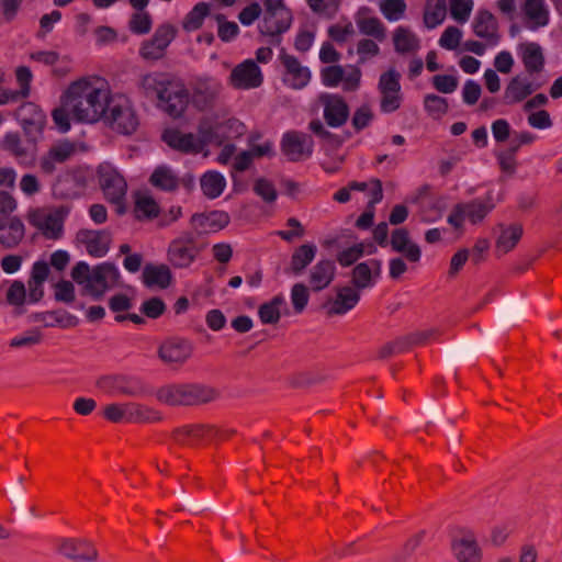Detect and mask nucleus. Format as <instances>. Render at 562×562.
<instances>
[{
    "label": "nucleus",
    "instance_id": "obj_1",
    "mask_svg": "<svg viewBox=\"0 0 562 562\" xmlns=\"http://www.w3.org/2000/svg\"><path fill=\"white\" fill-rule=\"evenodd\" d=\"M111 89L108 81L97 75L82 76L69 82L60 94L59 106L53 113L57 128L66 133L71 122L94 124L106 113Z\"/></svg>",
    "mask_w": 562,
    "mask_h": 562
},
{
    "label": "nucleus",
    "instance_id": "obj_2",
    "mask_svg": "<svg viewBox=\"0 0 562 562\" xmlns=\"http://www.w3.org/2000/svg\"><path fill=\"white\" fill-rule=\"evenodd\" d=\"M71 278L86 294L99 300L106 291L119 285L121 274L111 263H100L91 269L85 261H79L72 268Z\"/></svg>",
    "mask_w": 562,
    "mask_h": 562
},
{
    "label": "nucleus",
    "instance_id": "obj_3",
    "mask_svg": "<svg viewBox=\"0 0 562 562\" xmlns=\"http://www.w3.org/2000/svg\"><path fill=\"white\" fill-rule=\"evenodd\" d=\"M156 398L170 406H192L209 403L217 392L203 384H167L155 391Z\"/></svg>",
    "mask_w": 562,
    "mask_h": 562
},
{
    "label": "nucleus",
    "instance_id": "obj_4",
    "mask_svg": "<svg viewBox=\"0 0 562 562\" xmlns=\"http://www.w3.org/2000/svg\"><path fill=\"white\" fill-rule=\"evenodd\" d=\"M102 120L112 131L122 135L133 134L139 125L135 105L125 94L111 93L106 113Z\"/></svg>",
    "mask_w": 562,
    "mask_h": 562
},
{
    "label": "nucleus",
    "instance_id": "obj_5",
    "mask_svg": "<svg viewBox=\"0 0 562 562\" xmlns=\"http://www.w3.org/2000/svg\"><path fill=\"white\" fill-rule=\"evenodd\" d=\"M293 23V13L284 0H262V15L258 22L261 35L271 38L288 32Z\"/></svg>",
    "mask_w": 562,
    "mask_h": 562
},
{
    "label": "nucleus",
    "instance_id": "obj_6",
    "mask_svg": "<svg viewBox=\"0 0 562 562\" xmlns=\"http://www.w3.org/2000/svg\"><path fill=\"white\" fill-rule=\"evenodd\" d=\"M494 207L495 204L491 195H487L485 199H474L468 202L457 203L447 216V223L453 229L462 233L465 222L471 225H479Z\"/></svg>",
    "mask_w": 562,
    "mask_h": 562
},
{
    "label": "nucleus",
    "instance_id": "obj_7",
    "mask_svg": "<svg viewBox=\"0 0 562 562\" xmlns=\"http://www.w3.org/2000/svg\"><path fill=\"white\" fill-rule=\"evenodd\" d=\"M103 416L112 423H147L160 419V414L153 407L135 403H111L103 409Z\"/></svg>",
    "mask_w": 562,
    "mask_h": 562
},
{
    "label": "nucleus",
    "instance_id": "obj_8",
    "mask_svg": "<svg viewBox=\"0 0 562 562\" xmlns=\"http://www.w3.org/2000/svg\"><path fill=\"white\" fill-rule=\"evenodd\" d=\"M69 214L66 206L35 209L29 213V222L45 237L57 239L63 234L64 222Z\"/></svg>",
    "mask_w": 562,
    "mask_h": 562
},
{
    "label": "nucleus",
    "instance_id": "obj_9",
    "mask_svg": "<svg viewBox=\"0 0 562 562\" xmlns=\"http://www.w3.org/2000/svg\"><path fill=\"white\" fill-rule=\"evenodd\" d=\"M244 132V124L233 117L222 120L206 119L200 124V133L206 138L207 144L221 145L226 139L241 136Z\"/></svg>",
    "mask_w": 562,
    "mask_h": 562
},
{
    "label": "nucleus",
    "instance_id": "obj_10",
    "mask_svg": "<svg viewBox=\"0 0 562 562\" xmlns=\"http://www.w3.org/2000/svg\"><path fill=\"white\" fill-rule=\"evenodd\" d=\"M99 182L105 198L112 203H121L127 191V183L119 168L110 161L98 167Z\"/></svg>",
    "mask_w": 562,
    "mask_h": 562
},
{
    "label": "nucleus",
    "instance_id": "obj_11",
    "mask_svg": "<svg viewBox=\"0 0 562 562\" xmlns=\"http://www.w3.org/2000/svg\"><path fill=\"white\" fill-rule=\"evenodd\" d=\"M322 83L328 88L341 87L344 91H356L360 87L361 71L355 66L333 65L321 71Z\"/></svg>",
    "mask_w": 562,
    "mask_h": 562
},
{
    "label": "nucleus",
    "instance_id": "obj_12",
    "mask_svg": "<svg viewBox=\"0 0 562 562\" xmlns=\"http://www.w3.org/2000/svg\"><path fill=\"white\" fill-rule=\"evenodd\" d=\"M401 75L391 69L381 75L378 89L381 95L380 110L383 113H392L401 108L403 93L400 83Z\"/></svg>",
    "mask_w": 562,
    "mask_h": 562
},
{
    "label": "nucleus",
    "instance_id": "obj_13",
    "mask_svg": "<svg viewBox=\"0 0 562 562\" xmlns=\"http://www.w3.org/2000/svg\"><path fill=\"white\" fill-rule=\"evenodd\" d=\"M176 34L177 30L173 25L169 23L159 25L154 35L142 44L139 55L147 60L160 59Z\"/></svg>",
    "mask_w": 562,
    "mask_h": 562
},
{
    "label": "nucleus",
    "instance_id": "obj_14",
    "mask_svg": "<svg viewBox=\"0 0 562 562\" xmlns=\"http://www.w3.org/2000/svg\"><path fill=\"white\" fill-rule=\"evenodd\" d=\"M228 82L238 90L256 89L262 85L263 74L255 60L246 59L233 68Z\"/></svg>",
    "mask_w": 562,
    "mask_h": 562
},
{
    "label": "nucleus",
    "instance_id": "obj_15",
    "mask_svg": "<svg viewBox=\"0 0 562 562\" xmlns=\"http://www.w3.org/2000/svg\"><path fill=\"white\" fill-rule=\"evenodd\" d=\"M162 139L171 148L186 154H199L207 145L206 138L200 132L199 134L184 133L175 128L165 131Z\"/></svg>",
    "mask_w": 562,
    "mask_h": 562
},
{
    "label": "nucleus",
    "instance_id": "obj_16",
    "mask_svg": "<svg viewBox=\"0 0 562 562\" xmlns=\"http://www.w3.org/2000/svg\"><path fill=\"white\" fill-rule=\"evenodd\" d=\"M280 60L284 68L282 81L286 87L301 90L308 85L312 74L307 66H304L296 57L288 54H282Z\"/></svg>",
    "mask_w": 562,
    "mask_h": 562
},
{
    "label": "nucleus",
    "instance_id": "obj_17",
    "mask_svg": "<svg viewBox=\"0 0 562 562\" xmlns=\"http://www.w3.org/2000/svg\"><path fill=\"white\" fill-rule=\"evenodd\" d=\"M323 106V116L328 126L338 128L349 117V106L345 99L335 93H323L319 97Z\"/></svg>",
    "mask_w": 562,
    "mask_h": 562
},
{
    "label": "nucleus",
    "instance_id": "obj_18",
    "mask_svg": "<svg viewBox=\"0 0 562 562\" xmlns=\"http://www.w3.org/2000/svg\"><path fill=\"white\" fill-rule=\"evenodd\" d=\"M76 241L90 256L101 258L110 249L111 234L105 229H80L76 235Z\"/></svg>",
    "mask_w": 562,
    "mask_h": 562
},
{
    "label": "nucleus",
    "instance_id": "obj_19",
    "mask_svg": "<svg viewBox=\"0 0 562 562\" xmlns=\"http://www.w3.org/2000/svg\"><path fill=\"white\" fill-rule=\"evenodd\" d=\"M282 153L292 161L308 158L313 153V140L299 132H286L281 140Z\"/></svg>",
    "mask_w": 562,
    "mask_h": 562
},
{
    "label": "nucleus",
    "instance_id": "obj_20",
    "mask_svg": "<svg viewBox=\"0 0 562 562\" xmlns=\"http://www.w3.org/2000/svg\"><path fill=\"white\" fill-rule=\"evenodd\" d=\"M193 346L189 340L172 337L160 345L158 356L167 364H183L191 358Z\"/></svg>",
    "mask_w": 562,
    "mask_h": 562
},
{
    "label": "nucleus",
    "instance_id": "obj_21",
    "mask_svg": "<svg viewBox=\"0 0 562 562\" xmlns=\"http://www.w3.org/2000/svg\"><path fill=\"white\" fill-rule=\"evenodd\" d=\"M158 104L169 115L179 117L189 104V92L181 82L173 81L159 99Z\"/></svg>",
    "mask_w": 562,
    "mask_h": 562
},
{
    "label": "nucleus",
    "instance_id": "obj_22",
    "mask_svg": "<svg viewBox=\"0 0 562 562\" xmlns=\"http://www.w3.org/2000/svg\"><path fill=\"white\" fill-rule=\"evenodd\" d=\"M472 30L477 37L487 42L490 47H496L499 44L498 23L491 12L486 10L477 11L472 21Z\"/></svg>",
    "mask_w": 562,
    "mask_h": 562
},
{
    "label": "nucleus",
    "instance_id": "obj_23",
    "mask_svg": "<svg viewBox=\"0 0 562 562\" xmlns=\"http://www.w3.org/2000/svg\"><path fill=\"white\" fill-rule=\"evenodd\" d=\"M381 269V261L376 259H370L358 263L351 273L355 288L359 291L373 288L380 279Z\"/></svg>",
    "mask_w": 562,
    "mask_h": 562
},
{
    "label": "nucleus",
    "instance_id": "obj_24",
    "mask_svg": "<svg viewBox=\"0 0 562 562\" xmlns=\"http://www.w3.org/2000/svg\"><path fill=\"white\" fill-rule=\"evenodd\" d=\"M222 85L214 77H199L193 86L192 102L200 109L211 104L221 92Z\"/></svg>",
    "mask_w": 562,
    "mask_h": 562
},
{
    "label": "nucleus",
    "instance_id": "obj_25",
    "mask_svg": "<svg viewBox=\"0 0 562 562\" xmlns=\"http://www.w3.org/2000/svg\"><path fill=\"white\" fill-rule=\"evenodd\" d=\"M172 82L166 74L153 71L140 75L137 87L145 97L159 101Z\"/></svg>",
    "mask_w": 562,
    "mask_h": 562
},
{
    "label": "nucleus",
    "instance_id": "obj_26",
    "mask_svg": "<svg viewBox=\"0 0 562 562\" xmlns=\"http://www.w3.org/2000/svg\"><path fill=\"white\" fill-rule=\"evenodd\" d=\"M524 234V226L520 223L499 224L495 239V251L497 255H505L512 251L519 243Z\"/></svg>",
    "mask_w": 562,
    "mask_h": 562
},
{
    "label": "nucleus",
    "instance_id": "obj_27",
    "mask_svg": "<svg viewBox=\"0 0 562 562\" xmlns=\"http://www.w3.org/2000/svg\"><path fill=\"white\" fill-rule=\"evenodd\" d=\"M15 117L29 134L41 132L46 123L44 112L33 102L23 103L15 111Z\"/></svg>",
    "mask_w": 562,
    "mask_h": 562
},
{
    "label": "nucleus",
    "instance_id": "obj_28",
    "mask_svg": "<svg viewBox=\"0 0 562 562\" xmlns=\"http://www.w3.org/2000/svg\"><path fill=\"white\" fill-rule=\"evenodd\" d=\"M516 52L528 72H540L543 69L544 54L538 43L528 41L520 42L516 47Z\"/></svg>",
    "mask_w": 562,
    "mask_h": 562
},
{
    "label": "nucleus",
    "instance_id": "obj_29",
    "mask_svg": "<svg viewBox=\"0 0 562 562\" xmlns=\"http://www.w3.org/2000/svg\"><path fill=\"white\" fill-rule=\"evenodd\" d=\"M229 223V216L223 211L195 214L191 218L193 229L199 234H211L221 231Z\"/></svg>",
    "mask_w": 562,
    "mask_h": 562
},
{
    "label": "nucleus",
    "instance_id": "obj_30",
    "mask_svg": "<svg viewBox=\"0 0 562 562\" xmlns=\"http://www.w3.org/2000/svg\"><path fill=\"white\" fill-rule=\"evenodd\" d=\"M214 435L215 430L210 426L191 425L177 429L175 440L179 445L193 447L211 439Z\"/></svg>",
    "mask_w": 562,
    "mask_h": 562
},
{
    "label": "nucleus",
    "instance_id": "obj_31",
    "mask_svg": "<svg viewBox=\"0 0 562 562\" xmlns=\"http://www.w3.org/2000/svg\"><path fill=\"white\" fill-rule=\"evenodd\" d=\"M522 11L528 30L536 32L549 24V9L544 1H525Z\"/></svg>",
    "mask_w": 562,
    "mask_h": 562
},
{
    "label": "nucleus",
    "instance_id": "obj_32",
    "mask_svg": "<svg viewBox=\"0 0 562 562\" xmlns=\"http://www.w3.org/2000/svg\"><path fill=\"white\" fill-rule=\"evenodd\" d=\"M75 153V147L68 142H63L54 145L47 154H45L40 161L43 172L52 173L55 171L57 165L67 161Z\"/></svg>",
    "mask_w": 562,
    "mask_h": 562
},
{
    "label": "nucleus",
    "instance_id": "obj_33",
    "mask_svg": "<svg viewBox=\"0 0 562 562\" xmlns=\"http://www.w3.org/2000/svg\"><path fill=\"white\" fill-rule=\"evenodd\" d=\"M198 255L196 248L192 244L191 237L187 241L176 239L169 247V259L175 267L187 268L195 259Z\"/></svg>",
    "mask_w": 562,
    "mask_h": 562
},
{
    "label": "nucleus",
    "instance_id": "obj_34",
    "mask_svg": "<svg viewBox=\"0 0 562 562\" xmlns=\"http://www.w3.org/2000/svg\"><path fill=\"white\" fill-rule=\"evenodd\" d=\"M360 301V291L352 286L337 289L336 296L328 304V313L344 315L352 310Z\"/></svg>",
    "mask_w": 562,
    "mask_h": 562
},
{
    "label": "nucleus",
    "instance_id": "obj_35",
    "mask_svg": "<svg viewBox=\"0 0 562 562\" xmlns=\"http://www.w3.org/2000/svg\"><path fill=\"white\" fill-rule=\"evenodd\" d=\"M336 266L329 259L319 260L310 270L308 282L313 291H321L327 288L334 280Z\"/></svg>",
    "mask_w": 562,
    "mask_h": 562
},
{
    "label": "nucleus",
    "instance_id": "obj_36",
    "mask_svg": "<svg viewBox=\"0 0 562 562\" xmlns=\"http://www.w3.org/2000/svg\"><path fill=\"white\" fill-rule=\"evenodd\" d=\"M537 88L525 76H515L507 83L504 91V102L506 104L519 103L529 97Z\"/></svg>",
    "mask_w": 562,
    "mask_h": 562
},
{
    "label": "nucleus",
    "instance_id": "obj_37",
    "mask_svg": "<svg viewBox=\"0 0 562 562\" xmlns=\"http://www.w3.org/2000/svg\"><path fill=\"white\" fill-rule=\"evenodd\" d=\"M454 557L460 562H477L480 550L472 533L467 532L456 538L451 544Z\"/></svg>",
    "mask_w": 562,
    "mask_h": 562
},
{
    "label": "nucleus",
    "instance_id": "obj_38",
    "mask_svg": "<svg viewBox=\"0 0 562 562\" xmlns=\"http://www.w3.org/2000/svg\"><path fill=\"white\" fill-rule=\"evenodd\" d=\"M391 245L395 251L403 254L409 261H419L420 248L409 238L407 231L403 228L395 229L392 233Z\"/></svg>",
    "mask_w": 562,
    "mask_h": 562
},
{
    "label": "nucleus",
    "instance_id": "obj_39",
    "mask_svg": "<svg viewBox=\"0 0 562 562\" xmlns=\"http://www.w3.org/2000/svg\"><path fill=\"white\" fill-rule=\"evenodd\" d=\"M33 319L43 323L45 327L71 328L79 324L78 317L66 311L36 313Z\"/></svg>",
    "mask_w": 562,
    "mask_h": 562
},
{
    "label": "nucleus",
    "instance_id": "obj_40",
    "mask_svg": "<svg viewBox=\"0 0 562 562\" xmlns=\"http://www.w3.org/2000/svg\"><path fill=\"white\" fill-rule=\"evenodd\" d=\"M394 48L400 54L415 53L420 47L419 37L406 26H398L393 32Z\"/></svg>",
    "mask_w": 562,
    "mask_h": 562
},
{
    "label": "nucleus",
    "instance_id": "obj_41",
    "mask_svg": "<svg viewBox=\"0 0 562 562\" xmlns=\"http://www.w3.org/2000/svg\"><path fill=\"white\" fill-rule=\"evenodd\" d=\"M226 184L225 177L216 170L206 171L200 179L201 190L209 199L218 198L224 192Z\"/></svg>",
    "mask_w": 562,
    "mask_h": 562
},
{
    "label": "nucleus",
    "instance_id": "obj_42",
    "mask_svg": "<svg viewBox=\"0 0 562 562\" xmlns=\"http://www.w3.org/2000/svg\"><path fill=\"white\" fill-rule=\"evenodd\" d=\"M144 283L149 288L166 289L170 285L172 276L166 266H146L143 270Z\"/></svg>",
    "mask_w": 562,
    "mask_h": 562
},
{
    "label": "nucleus",
    "instance_id": "obj_43",
    "mask_svg": "<svg viewBox=\"0 0 562 562\" xmlns=\"http://www.w3.org/2000/svg\"><path fill=\"white\" fill-rule=\"evenodd\" d=\"M24 237V224L16 217L0 225V243L5 247L16 246Z\"/></svg>",
    "mask_w": 562,
    "mask_h": 562
},
{
    "label": "nucleus",
    "instance_id": "obj_44",
    "mask_svg": "<svg viewBox=\"0 0 562 562\" xmlns=\"http://www.w3.org/2000/svg\"><path fill=\"white\" fill-rule=\"evenodd\" d=\"M286 301L283 295H276L270 301L259 306L258 315L262 324H276L281 317V312L285 310Z\"/></svg>",
    "mask_w": 562,
    "mask_h": 562
},
{
    "label": "nucleus",
    "instance_id": "obj_45",
    "mask_svg": "<svg viewBox=\"0 0 562 562\" xmlns=\"http://www.w3.org/2000/svg\"><path fill=\"white\" fill-rule=\"evenodd\" d=\"M150 183L164 191H173L179 186V177L166 165L158 166L150 176Z\"/></svg>",
    "mask_w": 562,
    "mask_h": 562
},
{
    "label": "nucleus",
    "instance_id": "obj_46",
    "mask_svg": "<svg viewBox=\"0 0 562 562\" xmlns=\"http://www.w3.org/2000/svg\"><path fill=\"white\" fill-rule=\"evenodd\" d=\"M215 15L212 11V7L205 2H199L192 10L184 16L182 21V27L187 32H193L199 30L205 18Z\"/></svg>",
    "mask_w": 562,
    "mask_h": 562
},
{
    "label": "nucleus",
    "instance_id": "obj_47",
    "mask_svg": "<svg viewBox=\"0 0 562 562\" xmlns=\"http://www.w3.org/2000/svg\"><path fill=\"white\" fill-rule=\"evenodd\" d=\"M317 247L314 244H304L300 246L292 255L291 270L294 274H301L304 269L314 260Z\"/></svg>",
    "mask_w": 562,
    "mask_h": 562
},
{
    "label": "nucleus",
    "instance_id": "obj_48",
    "mask_svg": "<svg viewBox=\"0 0 562 562\" xmlns=\"http://www.w3.org/2000/svg\"><path fill=\"white\" fill-rule=\"evenodd\" d=\"M447 14L446 0H427L424 12V23L428 29L440 25Z\"/></svg>",
    "mask_w": 562,
    "mask_h": 562
},
{
    "label": "nucleus",
    "instance_id": "obj_49",
    "mask_svg": "<svg viewBox=\"0 0 562 562\" xmlns=\"http://www.w3.org/2000/svg\"><path fill=\"white\" fill-rule=\"evenodd\" d=\"M134 212L137 218H153L159 213V205L147 192H138L135 195Z\"/></svg>",
    "mask_w": 562,
    "mask_h": 562
},
{
    "label": "nucleus",
    "instance_id": "obj_50",
    "mask_svg": "<svg viewBox=\"0 0 562 562\" xmlns=\"http://www.w3.org/2000/svg\"><path fill=\"white\" fill-rule=\"evenodd\" d=\"M2 148L11 153L18 160L25 162L33 159L27 149L23 146L21 137L15 132H8L2 139Z\"/></svg>",
    "mask_w": 562,
    "mask_h": 562
},
{
    "label": "nucleus",
    "instance_id": "obj_51",
    "mask_svg": "<svg viewBox=\"0 0 562 562\" xmlns=\"http://www.w3.org/2000/svg\"><path fill=\"white\" fill-rule=\"evenodd\" d=\"M378 7L389 22L402 20L407 8L405 0H378Z\"/></svg>",
    "mask_w": 562,
    "mask_h": 562
},
{
    "label": "nucleus",
    "instance_id": "obj_52",
    "mask_svg": "<svg viewBox=\"0 0 562 562\" xmlns=\"http://www.w3.org/2000/svg\"><path fill=\"white\" fill-rule=\"evenodd\" d=\"M356 22L360 33L372 36L378 41L385 38V27L380 19L375 16H364L358 18Z\"/></svg>",
    "mask_w": 562,
    "mask_h": 562
},
{
    "label": "nucleus",
    "instance_id": "obj_53",
    "mask_svg": "<svg viewBox=\"0 0 562 562\" xmlns=\"http://www.w3.org/2000/svg\"><path fill=\"white\" fill-rule=\"evenodd\" d=\"M75 539H65L59 546V552L68 559L78 562H92L97 560L98 552L94 548H90V554H80Z\"/></svg>",
    "mask_w": 562,
    "mask_h": 562
},
{
    "label": "nucleus",
    "instance_id": "obj_54",
    "mask_svg": "<svg viewBox=\"0 0 562 562\" xmlns=\"http://www.w3.org/2000/svg\"><path fill=\"white\" fill-rule=\"evenodd\" d=\"M153 20L146 10L134 12L128 21V29L132 33L137 35H145L150 32Z\"/></svg>",
    "mask_w": 562,
    "mask_h": 562
},
{
    "label": "nucleus",
    "instance_id": "obj_55",
    "mask_svg": "<svg viewBox=\"0 0 562 562\" xmlns=\"http://www.w3.org/2000/svg\"><path fill=\"white\" fill-rule=\"evenodd\" d=\"M248 149L255 159L274 156V145L270 139H261L259 136L249 138Z\"/></svg>",
    "mask_w": 562,
    "mask_h": 562
},
{
    "label": "nucleus",
    "instance_id": "obj_56",
    "mask_svg": "<svg viewBox=\"0 0 562 562\" xmlns=\"http://www.w3.org/2000/svg\"><path fill=\"white\" fill-rule=\"evenodd\" d=\"M328 36L338 44L351 40L356 35L355 26L351 22H338L328 27Z\"/></svg>",
    "mask_w": 562,
    "mask_h": 562
},
{
    "label": "nucleus",
    "instance_id": "obj_57",
    "mask_svg": "<svg viewBox=\"0 0 562 562\" xmlns=\"http://www.w3.org/2000/svg\"><path fill=\"white\" fill-rule=\"evenodd\" d=\"M43 334L38 328H32L26 330L10 340V347L12 348H30L32 346L41 344Z\"/></svg>",
    "mask_w": 562,
    "mask_h": 562
},
{
    "label": "nucleus",
    "instance_id": "obj_58",
    "mask_svg": "<svg viewBox=\"0 0 562 562\" xmlns=\"http://www.w3.org/2000/svg\"><path fill=\"white\" fill-rule=\"evenodd\" d=\"M449 3L451 18L458 23H467L473 10V0H449Z\"/></svg>",
    "mask_w": 562,
    "mask_h": 562
},
{
    "label": "nucleus",
    "instance_id": "obj_59",
    "mask_svg": "<svg viewBox=\"0 0 562 562\" xmlns=\"http://www.w3.org/2000/svg\"><path fill=\"white\" fill-rule=\"evenodd\" d=\"M424 108L434 119H439L448 111L447 100L437 94H427L424 98Z\"/></svg>",
    "mask_w": 562,
    "mask_h": 562
},
{
    "label": "nucleus",
    "instance_id": "obj_60",
    "mask_svg": "<svg viewBox=\"0 0 562 562\" xmlns=\"http://www.w3.org/2000/svg\"><path fill=\"white\" fill-rule=\"evenodd\" d=\"M212 19L217 23V34L223 42H231L238 35L239 27L235 22L226 21L220 13L212 15Z\"/></svg>",
    "mask_w": 562,
    "mask_h": 562
},
{
    "label": "nucleus",
    "instance_id": "obj_61",
    "mask_svg": "<svg viewBox=\"0 0 562 562\" xmlns=\"http://www.w3.org/2000/svg\"><path fill=\"white\" fill-rule=\"evenodd\" d=\"M463 37V32L457 26H448L438 40L441 48L447 50H454L459 47Z\"/></svg>",
    "mask_w": 562,
    "mask_h": 562
},
{
    "label": "nucleus",
    "instance_id": "obj_62",
    "mask_svg": "<svg viewBox=\"0 0 562 562\" xmlns=\"http://www.w3.org/2000/svg\"><path fill=\"white\" fill-rule=\"evenodd\" d=\"M7 302L12 306H22L27 303L26 286L20 280L10 283L7 291Z\"/></svg>",
    "mask_w": 562,
    "mask_h": 562
},
{
    "label": "nucleus",
    "instance_id": "obj_63",
    "mask_svg": "<svg viewBox=\"0 0 562 562\" xmlns=\"http://www.w3.org/2000/svg\"><path fill=\"white\" fill-rule=\"evenodd\" d=\"M364 254L363 243H357L350 247L341 249L337 255V261L342 267H349L360 259Z\"/></svg>",
    "mask_w": 562,
    "mask_h": 562
},
{
    "label": "nucleus",
    "instance_id": "obj_64",
    "mask_svg": "<svg viewBox=\"0 0 562 562\" xmlns=\"http://www.w3.org/2000/svg\"><path fill=\"white\" fill-rule=\"evenodd\" d=\"M254 191L268 204L273 203L278 198L274 184L265 178H259L255 181Z\"/></svg>",
    "mask_w": 562,
    "mask_h": 562
}]
</instances>
